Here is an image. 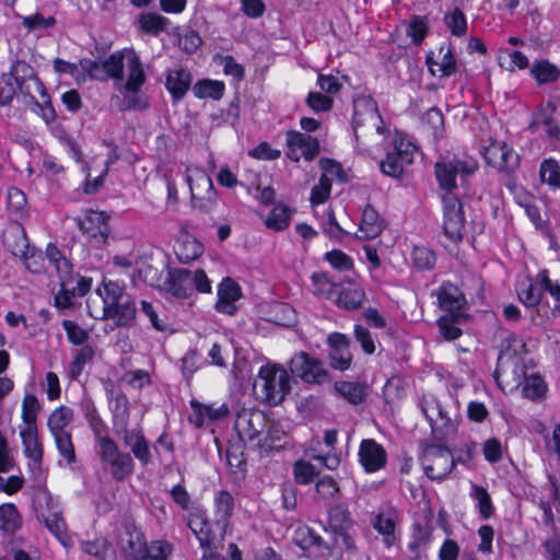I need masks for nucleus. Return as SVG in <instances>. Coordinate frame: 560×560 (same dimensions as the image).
Listing matches in <instances>:
<instances>
[{"mask_svg": "<svg viewBox=\"0 0 560 560\" xmlns=\"http://www.w3.org/2000/svg\"><path fill=\"white\" fill-rule=\"evenodd\" d=\"M352 129L357 147L366 154L382 147L388 139L389 129L378 113L376 102L368 96L353 101Z\"/></svg>", "mask_w": 560, "mask_h": 560, "instance_id": "nucleus-1", "label": "nucleus"}, {"mask_svg": "<svg viewBox=\"0 0 560 560\" xmlns=\"http://www.w3.org/2000/svg\"><path fill=\"white\" fill-rule=\"evenodd\" d=\"M31 477L35 485L33 494V506L36 517L43 522L46 528L58 539L66 536L67 524L57 500L52 498L46 487L45 469L43 458L31 459L27 463Z\"/></svg>", "mask_w": 560, "mask_h": 560, "instance_id": "nucleus-2", "label": "nucleus"}, {"mask_svg": "<svg viewBox=\"0 0 560 560\" xmlns=\"http://www.w3.org/2000/svg\"><path fill=\"white\" fill-rule=\"evenodd\" d=\"M127 78L118 81L116 89L124 96L120 110H143L149 107L145 95L141 92V88L147 81V74L143 69L140 57L133 49L127 50Z\"/></svg>", "mask_w": 560, "mask_h": 560, "instance_id": "nucleus-3", "label": "nucleus"}, {"mask_svg": "<svg viewBox=\"0 0 560 560\" xmlns=\"http://www.w3.org/2000/svg\"><path fill=\"white\" fill-rule=\"evenodd\" d=\"M97 292L103 300L102 318L114 320L118 327L132 325L137 311L135 301L117 282L104 281Z\"/></svg>", "mask_w": 560, "mask_h": 560, "instance_id": "nucleus-4", "label": "nucleus"}, {"mask_svg": "<svg viewBox=\"0 0 560 560\" xmlns=\"http://www.w3.org/2000/svg\"><path fill=\"white\" fill-rule=\"evenodd\" d=\"M255 387L260 389L262 400L269 405H278L290 393L291 378L285 369L267 364L259 369Z\"/></svg>", "mask_w": 560, "mask_h": 560, "instance_id": "nucleus-5", "label": "nucleus"}, {"mask_svg": "<svg viewBox=\"0 0 560 560\" xmlns=\"http://www.w3.org/2000/svg\"><path fill=\"white\" fill-rule=\"evenodd\" d=\"M96 454L104 469L108 470L115 481H124L135 471V460L129 452L120 451L113 439H103Z\"/></svg>", "mask_w": 560, "mask_h": 560, "instance_id": "nucleus-6", "label": "nucleus"}, {"mask_svg": "<svg viewBox=\"0 0 560 560\" xmlns=\"http://www.w3.org/2000/svg\"><path fill=\"white\" fill-rule=\"evenodd\" d=\"M478 166L477 160L471 156L442 158L435 163L434 172L440 188L445 190V194H453V190L457 188V175L463 178L470 176L475 174Z\"/></svg>", "mask_w": 560, "mask_h": 560, "instance_id": "nucleus-7", "label": "nucleus"}, {"mask_svg": "<svg viewBox=\"0 0 560 560\" xmlns=\"http://www.w3.org/2000/svg\"><path fill=\"white\" fill-rule=\"evenodd\" d=\"M127 50L115 51L102 62L88 58L81 59V70L92 80L106 82L112 79L116 86L118 81L125 79L124 68L127 65Z\"/></svg>", "mask_w": 560, "mask_h": 560, "instance_id": "nucleus-8", "label": "nucleus"}, {"mask_svg": "<svg viewBox=\"0 0 560 560\" xmlns=\"http://www.w3.org/2000/svg\"><path fill=\"white\" fill-rule=\"evenodd\" d=\"M481 153L489 166L506 176L514 175L520 168V155L504 141L490 139L489 144L483 147Z\"/></svg>", "mask_w": 560, "mask_h": 560, "instance_id": "nucleus-9", "label": "nucleus"}, {"mask_svg": "<svg viewBox=\"0 0 560 560\" xmlns=\"http://www.w3.org/2000/svg\"><path fill=\"white\" fill-rule=\"evenodd\" d=\"M115 433L122 439L124 444L130 448L131 456L145 467L152 463L150 444L141 428L128 429V416L114 419Z\"/></svg>", "mask_w": 560, "mask_h": 560, "instance_id": "nucleus-10", "label": "nucleus"}, {"mask_svg": "<svg viewBox=\"0 0 560 560\" xmlns=\"http://www.w3.org/2000/svg\"><path fill=\"white\" fill-rule=\"evenodd\" d=\"M421 464L425 475L432 480H443L455 467L451 451L442 445L427 446L421 456Z\"/></svg>", "mask_w": 560, "mask_h": 560, "instance_id": "nucleus-11", "label": "nucleus"}, {"mask_svg": "<svg viewBox=\"0 0 560 560\" xmlns=\"http://www.w3.org/2000/svg\"><path fill=\"white\" fill-rule=\"evenodd\" d=\"M442 201L444 235L451 242L459 243L465 232L463 205L455 194H444Z\"/></svg>", "mask_w": 560, "mask_h": 560, "instance_id": "nucleus-12", "label": "nucleus"}, {"mask_svg": "<svg viewBox=\"0 0 560 560\" xmlns=\"http://www.w3.org/2000/svg\"><path fill=\"white\" fill-rule=\"evenodd\" d=\"M416 151L417 147L413 143L402 137H396L394 150L381 162V171L387 176L399 178L405 167L413 162Z\"/></svg>", "mask_w": 560, "mask_h": 560, "instance_id": "nucleus-13", "label": "nucleus"}, {"mask_svg": "<svg viewBox=\"0 0 560 560\" xmlns=\"http://www.w3.org/2000/svg\"><path fill=\"white\" fill-rule=\"evenodd\" d=\"M290 370L293 375L307 384L320 385L329 381V374L323 362L304 351L294 354L290 361Z\"/></svg>", "mask_w": 560, "mask_h": 560, "instance_id": "nucleus-14", "label": "nucleus"}, {"mask_svg": "<svg viewBox=\"0 0 560 560\" xmlns=\"http://www.w3.org/2000/svg\"><path fill=\"white\" fill-rule=\"evenodd\" d=\"M287 158L299 162L302 158L312 162L320 152V143L316 137L298 130L285 132Z\"/></svg>", "mask_w": 560, "mask_h": 560, "instance_id": "nucleus-15", "label": "nucleus"}, {"mask_svg": "<svg viewBox=\"0 0 560 560\" xmlns=\"http://www.w3.org/2000/svg\"><path fill=\"white\" fill-rule=\"evenodd\" d=\"M419 406L434 433L446 435L454 431L455 427L451 416L435 396L424 395Z\"/></svg>", "mask_w": 560, "mask_h": 560, "instance_id": "nucleus-16", "label": "nucleus"}, {"mask_svg": "<svg viewBox=\"0 0 560 560\" xmlns=\"http://www.w3.org/2000/svg\"><path fill=\"white\" fill-rule=\"evenodd\" d=\"M556 113L557 106L553 102L542 103L533 114V119L529 124V129L533 132L544 131L551 144H556L560 140V126L556 119Z\"/></svg>", "mask_w": 560, "mask_h": 560, "instance_id": "nucleus-17", "label": "nucleus"}, {"mask_svg": "<svg viewBox=\"0 0 560 560\" xmlns=\"http://www.w3.org/2000/svg\"><path fill=\"white\" fill-rule=\"evenodd\" d=\"M108 219L105 212L90 210L79 220V228L90 243L101 246L106 243L110 232Z\"/></svg>", "mask_w": 560, "mask_h": 560, "instance_id": "nucleus-18", "label": "nucleus"}, {"mask_svg": "<svg viewBox=\"0 0 560 560\" xmlns=\"http://www.w3.org/2000/svg\"><path fill=\"white\" fill-rule=\"evenodd\" d=\"M7 77L13 78L14 82L16 84V88L20 93L30 95L31 92L28 90V86L26 83L28 81H34L35 85L37 86V90L42 93L43 97H48L46 93V89L43 84V82L39 80V78L36 74V71L34 68L27 63L24 60H16L12 63L10 71L8 74L3 73L2 79L8 85H11V82L9 79H5Z\"/></svg>", "mask_w": 560, "mask_h": 560, "instance_id": "nucleus-19", "label": "nucleus"}, {"mask_svg": "<svg viewBox=\"0 0 560 560\" xmlns=\"http://www.w3.org/2000/svg\"><path fill=\"white\" fill-rule=\"evenodd\" d=\"M359 459L366 472H375L386 465L387 453L375 440L365 439L359 447Z\"/></svg>", "mask_w": 560, "mask_h": 560, "instance_id": "nucleus-20", "label": "nucleus"}, {"mask_svg": "<svg viewBox=\"0 0 560 560\" xmlns=\"http://www.w3.org/2000/svg\"><path fill=\"white\" fill-rule=\"evenodd\" d=\"M330 347V365L335 370L346 371L350 368L352 354L350 352V341L343 334L334 332L328 337Z\"/></svg>", "mask_w": 560, "mask_h": 560, "instance_id": "nucleus-21", "label": "nucleus"}, {"mask_svg": "<svg viewBox=\"0 0 560 560\" xmlns=\"http://www.w3.org/2000/svg\"><path fill=\"white\" fill-rule=\"evenodd\" d=\"M435 52L430 51L427 55V65L432 75L440 79L453 75L457 70V61L451 47H441L434 59Z\"/></svg>", "mask_w": 560, "mask_h": 560, "instance_id": "nucleus-22", "label": "nucleus"}, {"mask_svg": "<svg viewBox=\"0 0 560 560\" xmlns=\"http://www.w3.org/2000/svg\"><path fill=\"white\" fill-rule=\"evenodd\" d=\"M191 270L185 268L173 269L164 282V288L172 295L186 299L194 292Z\"/></svg>", "mask_w": 560, "mask_h": 560, "instance_id": "nucleus-23", "label": "nucleus"}, {"mask_svg": "<svg viewBox=\"0 0 560 560\" xmlns=\"http://www.w3.org/2000/svg\"><path fill=\"white\" fill-rule=\"evenodd\" d=\"M399 521L398 513L394 509H387L377 513L372 520L373 528L383 537L386 547H392L396 540V525Z\"/></svg>", "mask_w": 560, "mask_h": 560, "instance_id": "nucleus-24", "label": "nucleus"}, {"mask_svg": "<svg viewBox=\"0 0 560 560\" xmlns=\"http://www.w3.org/2000/svg\"><path fill=\"white\" fill-rule=\"evenodd\" d=\"M192 81L191 73L188 69H170L165 75V86L170 92L174 102L180 101L188 90Z\"/></svg>", "mask_w": 560, "mask_h": 560, "instance_id": "nucleus-25", "label": "nucleus"}, {"mask_svg": "<svg viewBox=\"0 0 560 560\" xmlns=\"http://www.w3.org/2000/svg\"><path fill=\"white\" fill-rule=\"evenodd\" d=\"M439 305L446 314H455V312H462L465 304V296L459 289L450 283H443L436 293Z\"/></svg>", "mask_w": 560, "mask_h": 560, "instance_id": "nucleus-26", "label": "nucleus"}, {"mask_svg": "<svg viewBox=\"0 0 560 560\" xmlns=\"http://www.w3.org/2000/svg\"><path fill=\"white\" fill-rule=\"evenodd\" d=\"M45 254L47 259L55 267L59 276L60 287L71 284L73 267L70 260L61 254V252L55 244L51 243L48 244Z\"/></svg>", "mask_w": 560, "mask_h": 560, "instance_id": "nucleus-27", "label": "nucleus"}, {"mask_svg": "<svg viewBox=\"0 0 560 560\" xmlns=\"http://www.w3.org/2000/svg\"><path fill=\"white\" fill-rule=\"evenodd\" d=\"M187 525L198 538L200 546L202 548H210L212 544V533L206 512L200 509L191 512L188 516Z\"/></svg>", "mask_w": 560, "mask_h": 560, "instance_id": "nucleus-28", "label": "nucleus"}, {"mask_svg": "<svg viewBox=\"0 0 560 560\" xmlns=\"http://www.w3.org/2000/svg\"><path fill=\"white\" fill-rule=\"evenodd\" d=\"M383 221L377 211L370 205L365 206L362 212V219L359 226V238L373 240L381 234Z\"/></svg>", "mask_w": 560, "mask_h": 560, "instance_id": "nucleus-29", "label": "nucleus"}, {"mask_svg": "<svg viewBox=\"0 0 560 560\" xmlns=\"http://www.w3.org/2000/svg\"><path fill=\"white\" fill-rule=\"evenodd\" d=\"M190 405L194 412L189 417V421L197 428H201L205 424L206 418L209 420H218L229 413V408L225 405L213 408L210 405H205L196 400H191Z\"/></svg>", "mask_w": 560, "mask_h": 560, "instance_id": "nucleus-30", "label": "nucleus"}, {"mask_svg": "<svg viewBox=\"0 0 560 560\" xmlns=\"http://www.w3.org/2000/svg\"><path fill=\"white\" fill-rule=\"evenodd\" d=\"M467 317L468 316L463 312H455V314H445L441 316L436 323L440 334L447 341L456 340L463 334L458 325L465 323Z\"/></svg>", "mask_w": 560, "mask_h": 560, "instance_id": "nucleus-31", "label": "nucleus"}, {"mask_svg": "<svg viewBox=\"0 0 560 560\" xmlns=\"http://www.w3.org/2000/svg\"><path fill=\"white\" fill-rule=\"evenodd\" d=\"M186 182L190 189V196L214 190L211 177L200 167L188 166Z\"/></svg>", "mask_w": 560, "mask_h": 560, "instance_id": "nucleus-32", "label": "nucleus"}, {"mask_svg": "<svg viewBox=\"0 0 560 560\" xmlns=\"http://www.w3.org/2000/svg\"><path fill=\"white\" fill-rule=\"evenodd\" d=\"M173 552V546L166 540H153L147 544L141 552L130 560H167Z\"/></svg>", "mask_w": 560, "mask_h": 560, "instance_id": "nucleus-33", "label": "nucleus"}, {"mask_svg": "<svg viewBox=\"0 0 560 560\" xmlns=\"http://www.w3.org/2000/svg\"><path fill=\"white\" fill-rule=\"evenodd\" d=\"M95 357V349L85 345L73 351L72 361L69 364L68 375L71 380H78L83 373L85 365L92 363Z\"/></svg>", "mask_w": 560, "mask_h": 560, "instance_id": "nucleus-34", "label": "nucleus"}, {"mask_svg": "<svg viewBox=\"0 0 560 560\" xmlns=\"http://www.w3.org/2000/svg\"><path fill=\"white\" fill-rule=\"evenodd\" d=\"M20 436L23 445V454L28 460L44 458V445L39 439L38 429L20 430Z\"/></svg>", "mask_w": 560, "mask_h": 560, "instance_id": "nucleus-35", "label": "nucleus"}, {"mask_svg": "<svg viewBox=\"0 0 560 560\" xmlns=\"http://www.w3.org/2000/svg\"><path fill=\"white\" fill-rule=\"evenodd\" d=\"M74 419V411L69 406H59L49 416L47 427L50 434L61 433L69 431L67 427L71 424Z\"/></svg>", "mask_w": 560, "mask_h": 560, "instance_id": "nucleus-36", "label": "nucleus"}, {"mask_svg": "<svg viewBox=\"0 0 560 560\" xmlns=\"http://www.w3.org/2000/svg\"><path fill=\"white\" fill-rule=\"evenodd\" d=\"M214 506L215 522L225 527L233 515L235 506L233 495L225 490L219 491L214 498Z\"/></svg>", "mask_w": 560, "mask_h": 560, "instance_id": "nucleus-37", "label": "nucleus"}, {"mask_svg": "<svg viewBox=\"0 0 560 560\" xmlns=\"http://www.w3.org/2000/svg\"><path fill=\"white\" fill-rule=\"evenodd\" d=\"M137 23L142 32L149 35L158 36L165 32L170 25V20L158 13H141Z\"/></svg>", "mask_w": 560, "mask_h": 560, "instance_id": "nucleus-38", "label": "nucleus"}, {"mask_svg": "<svg viewBox=\"0 0 560 560\" xmlns=\"http://www.w3.org/2000/svg\"><path fill=\"white\" fill-rule=\"evenodd\" d=\"M192 92L198 98H212L219 101L224 95L225 85L222 81L202 79L194 84Z\"/></svg>", "mask_w": 560, "mask_h": 560, "instance_id": "nucleus-39", "label": "nucleus"}, {"mask_svg": "<svg viewBox=\"0 0 560 560\" xmlns=\"http://www.w3.org/2000/svg\"><path fill=\"white\" fill-rule=\"evenodd\" d=\"M293 210L282 203L276 205L265 220V225L280 232L289 228Z\"/></svg>", "mask_w": 560, "mask_h": 560, "instance_id": "nucleus-40", "label": "nucleus"}, {"mask_svg": "<svg viewBox=\"0 0 560 560\" xmlns=\"http://www.w3.org/2000/svg\"><path fill=\"white\" fill-rule=\"evenodd\" d=\"M335 390L351 405L361 404L366 396V386L358 382H338L335 384Z\"/></svg>", "mask_w": 560, "mask_h": 560, "instance_id": "nucleus-41", "label": "nucleus"}, {"mask_svg": "<svg viewBox=\"0 0 560 560\" xmlns=\"http://www.w3.org/2000/svg\"><path fill=\"white\" fill-rule=\"evenodd\" d=\"M40 410V404L35 395L27 394L22 402V420L23 427L21 430H34L37 427V415Z\"/></svg>", "mask_w": 560, "mask_h": 560, "instance_id": "nucleus-42", "label": "nucleus"}, {"mask_svg": "<svg viewBox=\"0 0 560 560\" xmlns=\"http://www.w3.org/2000/svg\"><path fill=\"white\" fill-rule=\"evenodd\" d=\"M470 497L476 501V508L482 520H489L494 514V505L485 487L472 483Z\"/></svg>", "mask_w": 560, "mask_h": 560, "instance_id": "nucleus-43", "label": "nucleus"}, {"mask_svg": "<svg viewBox=\"0 0 560 560\" xmlns=\"http://www.w3.org/2000/svg\"><path fill=\"white\" fill-rule=\"evenodd\" d=\"M541 290L544 289L537 287L530 280L518 282L516 287L520 301L527 307H535L540 303L542 298Z\"/></svg>", "mask_w": 560, "mask_h": 560, "instance_id": "nucleus-44", "label": "nucleus"}, {"mask_svg": "<svg viewBox=\"0 0 560 560\" xmlns=\"http://www.w3.org/2000/svg\"><path fill=\"white\" fill-rule=\"evenodd\" d=\"M58 450L59 455L68 465L77 462L75 447L72 441L71 431L51 434Z\"/></svg>", "mask_w": 560, "mask_h": 560, "instance_id": "nucleus-45", "label": "nucleus"}, {"mask_svg": "<svg viewBox=\"0 0 560 560\" xmlns=\"http://www.w3.org/2000/svg\"><path fill=\"white\" fill-rule=\"evenodd\" d=\"M21 515L13 503L0 505V529L7 533H14L21 527Z\"/></svg>", "mask_w": 560, "mask_h": 560, "instance_id": "nucleus-46", "label": "nucleus"}, {"mask_svg": "<svg viewBox=\"0 0 560 560\" xmlns=\"http://www.w3.org/2000/svg\"><path fill=\"white\" fill-rule=\"evenodd\" d=\"M328 524L332 533L349 529L352 525L350 512L342 505H334L328 510Z\"/></svg>", "mask_w": 560, "mask_h": 560, "instance_id": "nucleus-47", "label": "nucleus"}, {"mask_svg": "<svg viewBox=\"0 0 560 560\" xmlns=\"http://www.w3.org/2000/svg\"><path fill=\"white\" fill-rule=\"evenodd\" d=\"M364 291L360 288L343 289L337 298V304L345 310H357L364 300Z\"/></svg>", "mask_w": 560, "mask_h": 560, "instance_id": "nucleus-48", "label": "nucleus"}, {"mask_svg": "<svg viewBox=\"0 0 560 560\" xmlns=\"http://www.w3.org/2000/svg\"><path fill=\"white\" fill-rule=\"evenodd\" d=\"M202 252V245L196 240H187L179 243L175 250L178 260L183 264L197 259Z\"/></svg>", "mask_w": 560, "mask_h": 560, "instance_id": "nucleus-49", "label": "nucleus"}, {"mask_svg": "<svg viewBox=\"0 0 560 560\" xmlns=\"http://www.w3.org/2000/svg\"><path fill=\"white\" fill-rule=\"evenodd\" d=\"M316 500L328 502L334 500L339 494V486L337 481L330 476H324L316 485Z\"/></svg>", "mask_w": 560, "mask_h": 560, "instance_id": "nucleus-50", "label": "nucleus"}, {"mask_svg": "<svg viewBox=\"0 0 560 560\" xmlns=\"http://www.w3.org/2000/svg\"><path fill=\"white\" fill-rule=\"evenodd\" d=\"M444 23L448 27L452 35L462 37L467 31V21L464 12L455 8L452 12L444 15Z\"/></svg>", "mask_w": 560, "mask_h": 560, "instance_id": "nucleus-51", "label": "nucleus"}, {"mask_svg": "<svg viewBox=\"0 0 560 560\" xmlns=\"http://www.w3.org/2000/svg\"><path fill=\"white\" fill-rule=\"evenodd\" d=\"M305 104L315 114L328 113L334 106V98L322 92H310L305 98Z\"/></svg>", "mask_w": 560, "mask_h": 560, "instance_id": "nucleus-52", "label": "nucleus"}, {"mask_svg": "<svg viewBox=\"0 0 560 560\" xmlns=\"http://www.w3.org/2000/svg\"><path fill=\"white\" fill-rule=\"evenodd\" d=\"M536 279L541 288L547 291L556 301L555 307L552 308V314H560V283L558 281H552L549 278L548 270L546 269L539 271Z\"/></svg>", "mask_w": 560, "mask_h": 560, "instance_id": "nucleus-53", "label": "nucleus"}, {"mask_svg": "<svg viewBox=\"0 0 560 560\" xmlns=\"http://www.w3.org/2000/svg\"><path fill=\"white\" fill-rule=\"evenodd\" d=\"M540 178L552 188H560V166L552 159L545 160L539 170Z\"/></svg>", "mask_w": 560, "mask_h": 560, "instance_id": "nucleus-54", "label": "nucleus"}, {"mask_svg": "<svg viewBox=\"0 0 560 560\" xmlns=\"http://www.w3.org/2000/svg\"><path fill=\"white\" fill-rule=\"evenodd\" d=\"M546 384L538 375L525 377L522 386V394L524 397L535 400L542 397L546 393Z\"/></svg>", "mask_w": 560, "mask_h": 560, "instance_id": "nucleus-55", "label": "nucleus"}, {"mask_svg": "<svg viewBox=\"0 0 560 560\" xmlns=\"http://www.w3.org/2000/svg\"><path fill=\"white\" fill-rule=\"evenodd\" d=\"M62 327L67 334L69 342H71L74 346L83 347L90 339L89 331L82 328L78 323L73 320L65 319L62 322Z\"/></svg>", "mask_w": 560, "mask_h": 560, "instance_id": "nucleus-56", "label": "nucleus"}, {"mask_svg": "<svg viewBox=\"0 0 560 560\" xmlns=\"http://www.w3.org/2000/svg\"><path fill=\"white\" fill-rule=\"evenodd\" d=\"M411 258L413 265L420 270H429L435 265V254L425 246H415Z\"/></svg>", "mask_w": 560, "mask_h": 560, "instance_id": "nucleus-57", "label": "nucleus"}, {"mask_svg": "<svg viewBox=\"0 0 560 560\" xmlns=\"http://www.w3.org/2000/svg\"><path fill=\"white\" fill-rule=\"evenodd\" d=\"M128 539L126 544L122 545V553L126 560H130L133 556L141 552L147 545V540L144 535L141 532L133 530L128 532Z\"/></svg>", "mask_w": 560, "mask_h": 560, "instance_id": "nucleus-58", "label": "nucleus"}, {"mask_svg": "<svg viewBox=\"0 0 560 560\" xmlns=\"http://www.w3.org/2000/svg\"><path fill=\"white\" fill-rule=\"evenodd\" d=\"M57 21L54 16L45 18L42 13H35L32 15L22 18V25L28 32L48 30L56 25Z\"/></svg>", "mask_w": 560, "mask_h": 560, "instance_id": "nucleus-59", "label": "nucleus"}, {"mask_svg": "<svg viewBox=\"0 0 560 560\" xmlns=\"http://www.w3.org/2000/svg\"><path fill=\"white\" fill-rule=\"evenodd\" d=\"M191 208L201 213L211 212L217 206V190L190 196Z\"/></svg>", "mask_w": 560, "mask_h": 560, "instance_id": "nucleus-60", "label": "nucleus"}, {"mask_svg": "<svg viewBox=\"0 0 560 560\" xmlns=\"http://www.w3.org/2000/svg\"><path fill=\"white\" fill-rule=\"evenodd\" d=\"M109 546V542L104 537H97L93 540H83L80 544V548L83 552L97 559H105Z\"/></svg>", "mask_w": 560, "mask_h": 560, "instance_id": "nucleus-61", "label": "nucleus"}, {"mask_svg": "<svg viewBox=\"0 0 560 560\" xmlns=\"http://www.w3.org/2000/svg\"><path fill=\"white\" fill-rule=\"evenodd\" d=\"M530 72L540 84L553 82L559 77V71L557 68L547 61L536 63L532 68Z\"/></svg>", "mask_w": 560, "mask_h": 560, "instance_id": "nucleus-62", "label": "nucleus"}, {"mask_svg": "<svg viewBox=\"0 0 560 560\" xmlns=\"http://www.w3.org/2000/svg\"><path fill=\"white\" fill-rule=\"evenodd\" d=\"M428 34L427 18L415 15L410 20L407 28V35L411 37L412 43L419 45L423 42Z\"/></svg>", "mask_w": 560, "mask_h": 560, "instance_id": "nucleus-63", "label": "nucleus"}, {"mask_svg": "<svg viewBox=\"0 0 560 560\" xmlns=\"http://www.w3.org/2000/svg\"><path fill=\"white\" fill-rule=\"evenodd\" d=\"M294 478L300 485H308L318 475L315 467L303 459L296 460L293 467Z\"/></svg>", "mask_w": 560, "mask_h": 560, "instance_id": "nucleus-64", "label": "nucleus"}]
</instances>
